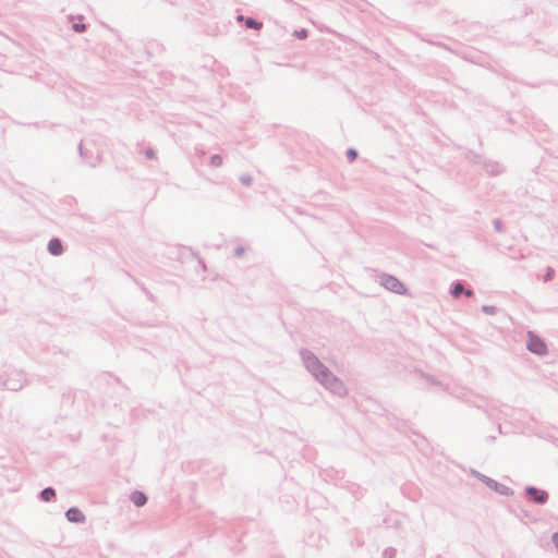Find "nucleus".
I'll use <instances>...</instances> for the list:
<instances>
[{
    "mask_svg": "<svg viewBox=\"0 0 558 558\" xmlns=\"http://www.w3.org/2000/svg\"><path fill=\"white\" fill-rule=\"evenodd\" d=\"M527 494L538 504H544L547 499V494L544 490H539L535 487L527 488Z\"/></svg>",
    "mask_w": 558,
    "mask_h": 558,
    "instance_id": "nucleus-4",
    "label": "nucleus"
},
{
    "mask_svg": "<svg viewBox=\"0 0 558 558\" xmlns=\"http://www.w3.org/2000/svg\"><path fill=\"white\" fill-rule=\"evenodd\" d=\"M553 541H554V543H555V545H556V547H557V549H558V533H555V534L553 535Z\"/></svg>",
    "mask_w": 558,
    "mask_h": 558,
    "instance_id": "nucleus-15",
    "label": "nucleus"
},
{
    "mask_svg": "<svg viewBox=\"0 0 558 558\" xmlns=\"http://www.w3.org/2000/svg\"><path fill=\"white\" fill-rule=\"evenodd\" d=\"M322 375L324 376V378L322 380L325 384H329L330 381H335V383L337 381V378H330V380H329V376L325 372H322Z\"/></svg>",
    "mask_w": 558,
    "mask_h": 558,
    "instance_id": "nucleus-12",
    "label": "nucleus"
},
{
    "mask_svg": "<svg viewBox=\"0 0 558 558\" xmlns=\"http://www.w3.org/2000/svg\"><path fill=\"white\" fill-rule=\"evenodd\" d=\"M222 163V158L218 155L211 157V165L215 167H219Z\"/></svg>",
    "mask_w": 558,
    "mask_h": 558,
    "instance_id": "nucleus-10",
    "label": "nucleus"
},
{
    "mask_svg": "<svg viewBox=\"0 0 558 558\" xmlns=\"http://www.w3.org/2000/svg\"><path fill=\"white\" fill-rule=\"evenodd\" d=\"M465 294H466L468 296H471V295H472V291L468 290V291H465Z\"/></svg>",
    "mask_w": 558,
    "mask_h": 558,
    "instance_id": "nucleus-16",
    "label": "nucleus"
},
{
    "mask_svg": "<svg viewBox=\"0 0 558 558\" xmlns=\"http://www.w3.org/2000/svg\"><path fill=\"white\" fill-rule=\"evenodd\" d=\"M527 348L529 350L536 354H544L546 352L545 342L542 339L532 335L529 338Z\"/></svg>",
    "mask_w": 558,
    "mask_h": 558,
    "instance_id": "nucleus-1",
    "label": "nucleus"
},
{
    "mask_svg": "<svg viewBox=\"0 0 558 558\" xmlns=\"http://www.w3.org/2000/svg\"><path fill=\"white\" fill-rule=\"evenodd\" d=\"M48 250L52 255H60L63 251L62 243L59 239H52L49 241Z\"/></svg>",
    "mask_w": 558,
    "mask_h": 558,
    "instance_id": "nucleus-5",
    "label": "nucleus"
},
{
    "mask_svg": "<svg viewBox=\"0 0 558 558\" xmlns=\"http://www.w3.org/2000/svg\"><path fill=\"white\" fill-rule=\"evenodd\" d=\"M464 291L463 289V286L461 283H457L454 287H453V290H452V295L454 298H459L460 294Z\"/></svg>",
    "mask_w": 558,
    "mask_h": 558,
    "instance_id": "nucleus-9",
    "label": "nucleus"
},
{
    "mask_svg": "<svg viewBox=\"0 0 558 558\" xmlns=\"http://www.w3.org/2000/svg\"><path fill=\"white\" fill-rule=\"evenodd\" d=\"M66 519L70 522L82 523V522L85 521V515H84V513L80 509H77V508H70L66 511Z\"/></svg>",
    "mask_w": 558,
    "mask_h": 558,
    "instance_id": "nucleus-3",
    "label": "nucleus"
},
{
    "mask_svg": "<svg viewBox=\"0 0 558 558\" xmlns=\"http://www.w3.org/2000/svg\"><path fill=\"white\" fill-rule=\"evenodd\" d=\"M356 156H357V154H356V151L354 149H349L348 150V158H349L350 161L355 160Z\"/></svg>",
    "mask_w": 558,
    "mask_h": 558,
    "instance_id": "nucleus-11",
    "label": "nucleus"
},
{
    "mask_svg": "<svg viewBox=\"0 0 558 558\" xmlns=\"http://www.w3.org/2000/svg\"><path fill=\"white\" fill-rule=\"evenodd\" d=\"M56 493L52 488H46L41 492V498L45 501H50L54 498Z\"/></svg>",
    "mask_w": 558,
    "mask_h": 558,
    "instance_id": "nucleus-7",
    "label": "nucleus"
},
{
    "mask_svg": "<svg viewBox=\"0 0 558 558\" xmlns=\"http://www.w3.org/2000/svg\"><path fill=\"white\" fill-rule=\"evenodd\" d=\"M383 286L386 289L391 290V291L397 292V293H403L404 292L403 284L398 279H396L395 277H391V276L384 278Z\"/></svg>",
    "mask_w": 558,
    "mask_h": 558,
    "instance_id": "nucleus-2",
    "label": "nucleus"
},
{
    "mask_svg": "<svg viewBox=\"0 0 558 558\" xmlns=\"http://www.w3.org/2000/svg\"><path fill=\"white\" fill-rule=\"evenodd\" d=\"M296 36L300 38V39H304L306 38L307 36V32L305 29H302L300 32H296Z\"/></svg>",
    "mask_w": 558,
    "mask_h": 558,
    "instance_id": "nucleus-13",
    "label": "nucleus"
},
{
    "mask_svg": "<svg viewBox=\"0 0 558 558\" xmlns=\"http://www.w3.org/2000/svg\"><path fill=\"white\" fill-rule=\"evenodd\" d=\"M130 498H131L132 502L137 507L144 506L147 501L145 494L142 492H133L131 494Z\"/></svg>",
    "mask_w": 558,
    "mask_h": 558,
    "instance_id": "nucleus-6",
    "label": "nucleus"
},
{
    "mask_svg": "<svg viewBox=\"0 0 558 558\" xmlns=\"http://www.w3.org/2000/svg\"><path fill=\"white\" fill-rule=\"evenodd\" d=\"M74 28H75V31H77V32H82V31H84V29H85V25H78V24H75V25H74Z\"/></svg>",
    "mask_w": 558,
    "mask_h": 558,
    "instance_id": "nucleus-14",
    "label": "nucleus"
},
{
    "mask_svg": "<svg viewBox=\"0 0 558 558\" xmlns=\"http://www.w3.org/2000/svg\"><path fill=\"white\" fill-rule=\"evenodd\" d=\"M245 24L247 27L254 28V29H259L262 27V23H258L253 19H247Z\"/></svg>",
    "mask_w": 558,
    "mask_h": 558,
    "instance_id": "nucleus-8",
    "label": "nucleus"
}]
</instances>
